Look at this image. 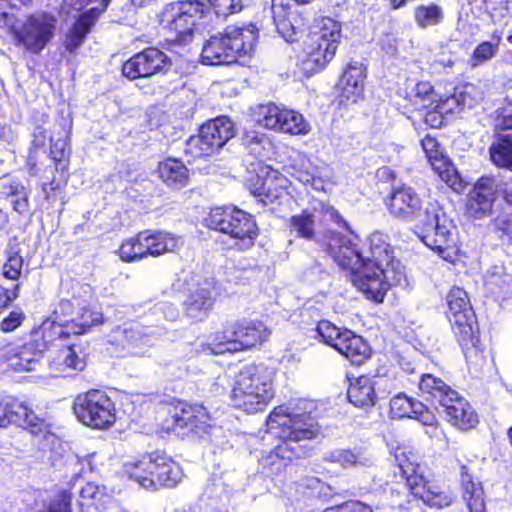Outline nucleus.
<instances>
[{
    "instance_id": "53",
    "label": "nucleus",
    "mask_w": 512,
    "mask_h": 512,
    "mask_svg": "<svg viewBox=\"0 0 512 512\" xmlns=\"http://www.w3.org/2000/svg\"><path fill=\"white\" fill-rule=\"evenodd\" d=\"M25 319V315L22 310L17 309L13 310L9 313L7 317H5L0 323V329L3 332H11L19 327L23 320Z\"/></svg>"
},
{
    "instance_id": "38",
    "label": "nucleus",
    "mask_w": 512,
    "mask_h": 512,
    "mask_svg": "<svg viewBox=\"0 0 512 512\" xmlns=\"http://www.w3.org/2000/svg\"><path fill=\"white\" fill-rule=\"evenodd\" d=\"M327 460L344 468L370 467L374 463L373 457L362 450H335L328 454Z\"/></svg>"
},
{
    "instance_id": "13",
    "label": "nucleus",
    "mask_w": 512,
    "mask_h": 512,
    "mask_svg": "<svg viewBox=\"0 0 512 512\" xmlns=\"http://www.w3.org/2000/svg\"><path fill=\"white\" fill-rule=\"evenodd\" d=\"M73 411L80 422L92 428L104 429L116 420L113 401L100 390L79 394L74 400Z\"/></svg>"
},
{
    "instance_id": "8",
    "label": "nucleus",
    "mask_w": 512,
    "mask_h": 512,
    "mask_svg": "<svg viewBox=\"0 0 512 512\" xmlns=\"http://www.w3.org/2000/svg\"><path fill=\"white\" fill-rule=\"evenodd\" d=\"M340 37V24L332 18H324L321 26L304 41L302 69L312 74L324 68L334 58Z\"/></svg>"
},
{
    "instance_id": "14",
    "label": "nucleus",
    "mask_w": 512,
    "mask_h": 512,
    "mask_svg": "<svg viewBox=\"0 0 512 512\" xmlns=\"http://www.w3.org/2000/svg\"><path fill=\"white\" fill-rule=\"evenodd\" d=\"M234 126L227 117H217L201 126L199 134L191 136L184 151L194 158L212 155L234 137Z\"/></svg>"
},
{
    "instance_id": "5",
    "label": "nucleus",
    "mask_w": 512,
    "mask_h": 512,
    "mask_svg": "<svg viewBox=\"0 0 512 512\" xmlns=\"http://www.w3.org/2000/svg\"><path fill=\"white\" fill-rule=\"evenodd\" d=\"M396 460L398 464L394 474L399 481L395 487L390 488L391 493L396 492L399 496L410 491L425 504L438 509L448 507L453 503L454 495L451 490L435 482L427 481L420 473L419 465L408 460H401L398 455H396Z\"/></svg>"
},
{
    "instance_id": "47",
    "label": "nucleus",
    "mask_w": 512,
    "mask_h": 512,
    "mask_svg": "<svg viewBox=\"0 0 512 512\" xmlns=\"http://www.w3.org/2000/svg\"><path fill=\"white\" fill-rule=\"evenodd\" d=\"M418 403L419 401L408 398L406 395L400 393L390 400V413L393 417L397 418H412L415 405Z\"/></svg>"
},
{
    "instance_id": "25",
    "label": "nucleus",
    "mask_w": 512,
    "mask_h": 512,
    "mask_svg": "<svg viewBox=\"0 0 512 512\" xmlns=\"http://www.w3.org/2000/svg\"><path fill=\"white\" fill-rule=\"evenodd\" d=\"M422 148L432 169L449 187L454 190L461 186V179L450 160L443 154L440 144L431 135L421 140Z\"/></svg>"
},
{
    "instance_id": "17",
    "label": "nucleus",
    "mask_w": 512,
    "mask_h": 512,
    "mask_svg": "<svg viewBox=\"0 0 512 512\" xmlns=\"http://www.w3.org/2000/svg\"><path fill=\"white\" fill-rule=\"evenodd\" d=\"M170 419L166 420V429L181 437H202L211 428L209 416L202 405H191L177 402L169 411Z\"/></svg>"
},
{
    "instance_id": "29",
    "label": "nucleus",
    "mask_w": 512,
    "mask_h": 512,
    "mask_svg": "<svg viewBox=\"0 0 512 512\" xmlns=\"http://www.w3.org/2000/svg\"><path fill=\"white\" fill-rule=\"evenodd\" d=\"M256 173V183L250 186L254 195L264 196L268 201L274 202L279 199L285 192L287 187V179L277 170H264V173Z\"/></svg>"
},
{
    "instance_id": "22",
    "label": "nucleus",
    "mask_w": 512,
    "mask_h": 512,
    "mask_svg": "<svg viewBox=\"0 0 512 512\" xmlns=\"http://www.w3.org/2000/svg\"><path fill=\"white\" fill-rule=\"evenodd\" d=\"M171 66L170 58L161 50L150 47L128 59L122 73L129 79L146 78L166 71Z\"/></svg>"
},
{
    "instance_id": "35",
    "label": "nucleus",
    "mask_w": 512,
    "mask_h": 512,
    "mask_svg": "<svg viewBox=\"0 0 512 512\" xmlns=\"http://www.w3.org/2000/svg\"><path fill=\"white\" fill-rule=\"evenodd\" d=\"M158 173L163 182L169 187L181 189L188 184V169L179 160L167 159L160 163Z\"/></svg>"
},
{
    "instance_id": "54",
    "label": "nucleus",
    "mask_w": 512,
    "mask_h": 512,
    "mask_svg": "<svg viewBox=\"0 0 512 512\" xmlns=\"http://www.w3.org/2000/svg\"><path fill=\"white\" fill-rule=\"evenodd\" d=\"M17 403L14 399H0V427L14 422L13 405Z\"/></svg>"
},
{
    "instance_id": "9",
    "label": "nucleus",
    "mask_w": 512,
    "mask_h": 512,
    "mask_svg": "<svg viewBox=\"0 0 512 512\" xmlns=\"http://www.w3.org/2000/svg\"><path fill=\"white\" fill-rule=\"evenodd\" d=\"M205 221L209 228L236 240V245L241 249L253 246L258 236V228L253 217L237 208H213Z\"/></svg>"
},
{
    "instance_id": "43",
    "label": "nucleus",
    "mask_w": 512,
    "mask_h": 512,
    "mask_svg": "<svg viewBox=\"0 0 512 512\" xmlns=\"http://www.w3.org/2000/svg\"><path fill=\"white\" fill-rule=\"evenodd\" d=\"M316 217L312 211L303 210L301 213L293 215L289 219V229L291 233L306 240H313L315 237Z\"/></svg>"
},
{
    "instance_id": "64",
    "label": "nucleus",
    "mask_w": 512,
    "mask_h": 512,
    "mask_svg": "<svg viewBox=\"0 0 512 512\" xmlns=\"http://www.w3.org/2000/svg\"><path fill=\"white\" fill-rule=\"evenodd\" d=\"M102 504L93 502H79L80 512H101Z\"/></svg>"
},
{
    "instance_id": "16",
    "label": "nucleus",
    "mask_w": 512,
    "mask_h": 512,
    "mask_svg": "<svg viewBox=\"0 0 512 512\" xmlns=\"http://www.w3.org/2000/svg\"><path fill=\"white\" fill-rule=\"evenodd\" d=\"M316 332L324 343L334 347L352 364L360 365L370 356V347L361 336L348 329H341L327 320H322Z\"/></svg>"
},
{
    "instance_id": "40",
    "label": "nucleus",
    "mask_w": 512,
    "mask_h": 512,
    "mask_svg": "<svg viewBox=\"0 0 512 512\" xmlns=\"http://www.w3.org/2000/svg\"><path fill=\"white\" fill-rule=\"evenodd\" d=\"M271 11L277 32L287 42H293L296 39L295 37L298 34L300 27L296 26L290 20L289 13L283 4H276L273 2Z\"/></svg>"
},
{
    "instance_id": "26",
    "label": "nucleus",
    "mask_w": 512,
    "mask_h": 512,
    "mask_svg": "<svg viewBox=\"0 0 512 512\" xmlns=\"http://www.w3.org/2000/svg\"><path fill=\"white\" fill-rule=\"evenodd\" d=\"M450 401H444L440 404L447 420L460 430H469L478 423V417L466 399L461 397L457 391Z\"/></svg>"
},
{
    "instance_id": "42",
    "label": "nucleus",
    "mask_w": 512,
    "mask_h": 512,
    "mask_svg": "<svg viewBox=\"0 0 512 512\" xmlns=\"http://www.w3.org/2000/svg\"><path fill=\"white\" fill-rule=\"evenodd\" d=\"M492 162L502 168L512 169V136H499L489 148Z\"/></svg>"
},
{
    "instance_id": "12",
    "label": "nucleus",
    "mask_w": 512,
    "mask_h": 512,
    "mask_svg": "<svg viewBox=\"0 0 512 512\" xmlns=\"http://www.w3.org/2000/svg\"><path fill=\"white\" fill-rule=\"evenodd\" d=\"M181 245V238L171 233L145 230L123 242L119 249V256L125 262H132L148 255L156 257L173 252Z\"/></svg>"
},
{
    "instance_id": "6",
    "label": "nucleus",
    "mask_w": 512,
    "mask_h": 512,
    "mask_svg": "<svg viewBox=\"0 0 512 512\" xmlns=\"http://www.w3.org/2000/svg\"><path fill=\"white\" fill-rule=\"evenodd\" d=\"M124 472L144 488L173 487L182 477L180 466L162 452L143 455L139 460L124 464Z\"/></svg>"
},
{
    "instance_id": "63",
    "label": "nucleus",
    "mask_w": 512,
    "mask_h": 512,
    "mask_svg": "<svg viewBox=\"0 0 512 512\" xmlns=\"http://www.w3.org/2000/svg\"><path fill=\"white\" fill-rule=\"evenodd\" d=\"M501 186L500 194L508 204L512 205V183L509 184L501 178Z\"/></svg>"
},
{
    "instance_id": "15",
    "label": "nucleus",
    "mask_w": 512,
    "mask_h": 512,
    "mask_svg": "<svg viewBox=\"0 0 512 512\" xmlns=\"http://www.w3.org/2000/svg\"><path fill=\"white\" fill-rule=\"evenodd\" d=\"M422 230V241L444 259L449 255L447 251L455 244L451 221L433 203L425 206V215L417 225Z\"/></svg>"
},
{
    "instance_id": "58",
    "label": "nucleus",
    "mask_w": 512,
    "mask_h": 512,
    "mask_svg": "<svg viewBox=\"0 0 512 512\" xmlns=\"http://www.w3.org/2000/svg\"><path fill=\"white\" fill-rule=\"evenodd\" d=\"M93 455H90V456H85L84 458H79L78 456H75L71 459V464H74L75 465V469H74V473L72 475V478L70 480V485L74 486L75 485V482L79 480L80 478V475L83 471V461H86L88 465H90V460L89 458L92 457Z\"/></svg>"
},
{
    "instance_id": "56",
    "label": "nucleus",
    "mask_w": 512,
    "mask_h": 512,
    "mask_svg": "<svg viewBox=\"0 0 512 512\" xmlns=\"http://www.w3.org/2000/svg\"><path fill=\"white\" fill-rule=\"evenodd\" d=\"M337 512H373L366 504L358 501L346 502L336 507Z\"/></svg>"
},
{
    "instance_id": "18",
    "label": "nucleus",
    "mask_w": 512,
    "mask_h": 512,
    "mask_svg": "<svg viewBox=\"0 0 512 512\" xmlns=\"http://www.w3.org/2000/svg\"><path fill=\"white\" fill-rule=\"evenodd\" d=\"M57 19L52 14L39 12L27 17L15 31L19 45L33 54L40 53L54 37Z\"/></svg>"
},
{
    "instance_id": "2",
    "label": "nucleus",
    "mask_w": 512,
    "mask_h": 512,
    "mask_svg": "<svg viewBox=\"0 0 512 512\" xmlns=\"http://www.w3.org/2000/svg\"><path fill=\"white\" fill-rule=\"evenodd\" d=\"M274 377V370L263 364L244 366L231 390L233 406L250 414L266 409L275 396Z\"/></svg>"
},
{
    "instance_id": "45",
    "label": "nucleus",
    "mask_w": 512,
    "mask_h": 512,
    "mask_svg": "<svg viewBox=\"0 0 512 512\" xmlns=\"http://www.w3.org/2000/svg\"><path fill=\"white\" fill-rule=\"evenodd\" d=\"M122 333L124 341L128 345L140 348V350L135 353H144L145 350L143 348L152 346V333L138 324L124 328Z\"/></svg>"
},
{
    "instance_id": "52",
    "label": "nucleus",
    "mask_w": 512,
    "mask_h": 512,
    "mask_svg": "<svg viewBox=\"0 0 512 512\" xmlns=\"http://www.w3.org/2000/svg\"><path fill=\"white\" fill-rule=\"evenodd\" d=\"M23 259L16 252H9L3 267V275L10 280H17L21 275Z\"/></svg>"
},
{
    "instance_id": "1",
    "label": "nucleus",
    "mask_w": 512,
    "mask_h": 512,
    "mask_svg": "<svg viewBox=\"0 0 512 512\" xmlns=\"http://www.w3.org/2000/svg\"><path fill=\"white\" fill-rule=\"evenodd\" d=\"M369 251L364 255L366 266L355 279V286L368 299L383 302L384 296L392 285H397L403 277L402 266L393 256V249L387 242V236L374 232L368 238Z\"/></svg>"
},
{
    "instance_id": "46",
    "label": "nucleus",
    "mask_w": 512,
    "mask_h": 512,
    "mask_svg": "<svg viewBox=\"0 0 512 512\" xmlns=\"http://www.w3.org/2000/svg\"><path fill=\"white\" fill-rule=\"evenodd\" d=\"M78 346L71 345L61 349L58 353V369L64 371V368L82 370L85 367V360L78 354Z\"/></svg>"
},
{
    "instance_id": "59",
    "label": "nucleus",
    "mask_w": 512,
    "mask_h": 512,
    "mask_svg": "<svg viewBox=\"0 0 512 512\" xmlns=\"http://www.w3.org/2000/svg\"><path fill=\"white\" fill-rule=\"evenodd\" d=\"M19 288V284H15L13 288L0 287L1 291H3V294H5V300L2 301L1 307H7L13 300L18 297Z\"/></svg>"
},
{
    "instance_id": "37",
    "label": "nucleus",
    "mask_w": 512,
    "mask_h": 512,
    "mask_svg": "<svg viewBox=\"0 0 512 512\" xmlns=\"http://www.w3.org/2000/svg\"><path fill=\"white\" fill-rule=\"evenodd\" d=\"M419 389L423 395H426V399L436 401L439 405L444 401H450L447 398L455 395V390L433 374H423L421 376Z\"/></svg>"
},
{
    "instance_id": "55",
    "label": "nucleus",
    "mask_w": 512,
    "mask_h": 512,
    "mask_svg": "<svg viewBox=\"0 0 512 512\" xmlns=\"http://www.w3.org/2000/svg\"><path fill=\"white\" fill-rule=\"evenodd\" d=\"M496 130H512V106L502 109L495 118Z\"/></svg>"
},
{
    "instance_id": "21",
    "label": "nucleus",
    "mask_w": 512,
    "mask_h": 512,
    "mask_svg": "<svg viewBox=\"0 0 512 512\" xmlns=\"http://www.w3.org/2000/svg\"><path fill=\"white\" fill-rule=\"evenodd\" d=\"M258 122L267 129L296 135L306 134L310 130L302 114L273 103L260 107Z\"/></svg>"
},
{
    "instance_id": "23",
    "label": "nucleus",
    "mask_w": 512,
    "mask_h": 512,
    "mask_svg": "<svg viewBox=\"0 0 512 512\" xmlns=\"http://www.w3.org/2000/svg\"><path fill=\"white\" fill-rule=\"evenodd\" d=\"M425 206L417 192L406 185L393 188L387 201L388 210L393 217L403 221H415L417 225L425 215Z\"/></svg>"
},
{
    "instance_id": "31",
    "label": "nucleus",
    "mask_w": 512,
    "mask_h": 512,
    "mask_svg": "<svg viewBox=\"0 0 512 512\" xmlns=\"http://www.w3.org/2000/svg\"><path fill=\"white\" fill-rule=\"evenodd\" d=\"M101 13L99 7H91L79 16L65 35L63 45L67 51L74 53L82 46L86 35L95 25Z\"/></svg>"
},
{
    "instance_id": "11",
    "label": "nucleus",
    "mask_w": 512,
    "mask_h": 512,
    "mask_svg": "<svg viewBox=\"0 0 512 512\" xmlns=\"http://www.w3.org/2000/svg\"><path fill=\"white\" fill-rule=\"evenodd\" d=\"M270 332L259 321H238L216 334L207 344L212 354L236 352L256 346L265 341Z\"/></svg>"
},
{
    "instance_id": "61",
    "label": "nucleus",
    "mask_w": 512,
    "mask_h": 512,
    "mask_svg": "<svg viewBox=\"0 0 512 512\" xmlns=\"http://www.w3.org/2000/svg\"><path fill=\"white\" fill-rule=\"evenodd\" d=\"M224 491L221 483H211L207 485L205 488L204 494L207 495L208 498H221V494Z\"/></svg>"
},
{
    "instance_id": "49",
    "label": "nucleus",
    "mask_w": 512,
    "mask_h": 512,
    "mask_svg": "<svg viewBox=\"0 0 512 512\" xmlns=\"http://www.w3.org/2000/svg\"><path fill=\"white\" fill-rule=\"evenodd\" d=\"M8 197L11 198V203L15 212L23 215L29 211V194L24 186H12L8 192Z\"/></svg>"
},
{
    "instance_id": "20",
    "label": "nucleus",
    "mask_w": 512,
    "mask_h": 512,
    "mask_svg": "<svg viewBox=\"0 0 512 512\" xmlns=\"http://www.w3.org/2000/svg\"><path fill=\"white\" fill-rule=\"evenodd\" d=\"M325 245L333 260L343 269L351 271L352 282L355 285V279L366 266V258L357 248V245L350 238L334 231L328 233Z\"/></svg>"
},
{
    "instance_id": "33",
    "label": "nucleus",
    "mask_w": 512,
    "mask_h": 512,
    "mask_svg": "<svg viewBox=\"0 0 512 512\" xmlns=\"http://www.w3.org/2000/svg\"><path fill=\"white\" fill-rule=\"evenodd\" d=\"M462 497L469 512H486L484 491L480 482H475L467 472L466 466L461 467Z\"/></svg>"
},
{
    "instance_id": "27",
    "label": "nucleus",
    "mask_w": 512,
    "mask_h": 512,
    "mask_svg": "<svg viewBox=\"0 0 512 512\" xmlns=\"http://www.w3.org/2000/svg\"><path fill=\"white\" fill-rule=\"evenodd\" d=\"M365 67L362 63L351 62L344 70L339 81L340 101L356 103L363 96L364 79L366 78Z\"/></svg>"
},
{
    "instance_id": "62",
    "label": "nucleus",
    "mask_w": 512,
    "mask_h": 512,
    "mask_svg": "<svg viewBox=\"0 0 512 512\" xmlns=\"http://www.w3.org/2000/svg\"><path fill=\"white\" fill-rule=\"evenodd\" d=\"M33 137H34V139H33L34 147H36V148L43 147L45 145V140L47 138V132L43 128L37 127L34 130Z\"/></svg>"
},
{
    "instance_id": "28",
    "label": "nucleus",
    "mask_w": 512,
    "mask_h": 512,
    "mask_svg": "<svg viewBox=\"0 0 512 512\" xmlns=\"http://www.w3.org/2000/svg\"><path fill=\"white\" fill-rule=\"evenodd\" d=\"M214 286L206 281L201 286L193 290L185 301V313L194 320L201 321L208 317L214 304Z\"/></svg>"
},
{
    "instance_id": "50",
    "label": "nucleus",
    "mask_w": 512,
    "mask_h": 512,
    "mask_svg": "<svg viewBox=\"0 0 512 512\" xmlns=\"http://www.w3.org/2000/svg\"><path fill=\"white\" fill-rule=\"evenodd\" d=\"M412 418H415L423 425L428 426L431 430L426 433L431 437L437 435L439 430L437 426V419L434 413L431 412L423 403L419 402L415 405V411Z\"/></svg>"
},
{
    "instance_id": "19",
    "label": "nucleus",
    "mask_w": 512,
    "mask_h": 512,
    "mask_svg": "<svg viewBox=\"0 0 512 512\" xmlns=\"http://www.w3.org/2000/svg\"><path fill=\"white\" fill-rule=\"evenodd\" d=\"M501 178L483 176L477 180L468 194L466 212L474 219L490 216L501 190Z\"/></svg>"
},
{
    "instance_id": "41",
    "label": "nucleus",
    "mask_w": 512,
    "mask_h": 512,
    "mask_svg": "<svg viewBox=\"0 0 512 512\" xmlns=\"http://www.w3.org/2000/svg\"><path fill=\"white\" fill-rule=\"evenodd\" d=\"M14 422L17 425L29 430L32 434H37L45 430V421L39 418L25 404L17 401L13 405Z\"/></svg>"
},
{
    "instance_id": "44",
    "label": "nucleus",
    "mask_w": 512,
    "mask_h": 512,
    "mask_svg": "<svg viewBox=\"0 0 512 512\" xmlns=\"http://www.w3.org/2000/svg\"><path fill=\"white\" fill-rule=\"evenodd\" d=\"M443 19L442 7L434 3L419 5L414 9V21L421 29L439 25Z\"/></svg>"
},
{
    "instance_id": "34",
    "label": "nucleus",
    "mask_w": 512,
    "mask_h": 512,
    "mask_svg": "<svg viewBox=\"0 0 512 512\" xmlns=\"http://www.w3.org/2000/svg\"><path fill=\"white\" fill-rule=\"evenodd\" d=\"M503 40V31L495 29L489 36V39L484 40L476 45L470 58L469 63L472 68L479 67L491 61L500 52V46Z\"/></svg>"
},
{
    "instance_id": "36",
    "label": "nucleus",
    "mask_w": 512,
    "mask_h": 512,
    "mask_svg": "<svg viewBox=\"0 0 512 512\" xmlns=\"http://www.w3.org/2000/svg\"><path fill=\"white\" fill-rule=\"evenodd\" d=\"M242 140L248 153L258 160L257 164L250 163L251 170L253 171V168H256L258 173H264V170L269 168L263 166V161L268 154L270 141L264 134H258L255 131L246 132Z\"/></svg>"
},
{
    "instance_id": "48",
    "label": "nucleus",
    "mask_w": 512,
    "mask_h": 512,
    "mask_svg": "<svg viewBox=\"0 0 512 512\" xmlns=\"http://www.w3.org/2000/svg\"><path fill=\"white\" fill-rule=\"evenodd\" d=\"M74 321L80 327L78 333H84L86 329L101 324L103 322V316L99 311L84 307L77 314Z\"/></svg>"
},
{
    "instance_id": "24",
    "label": "nucleus",
    "mask_w": 512,
    "mask_h": 512,
    "mask_svg": "<svg viewBox=\"0 0 512 512\" xmlns=\"http://www.w3.org/2000/svg\"><path fill=\"white\" fill-rule=\"evenodd\" d=\"M47 349V341L41 329L33 330L29 341L10 349L8 365L16 372L34 371L40 365L41 354Z\"/></svg>"
},
{
    "instance_id": "32",
    "label": "nucleus",
    "mask_w": 512,
    "mask_h": 512,
    "mask_svg": "<svg viewBox=\"0 0 512 512\" xmlns=\"http://www.w3.org/2000/svg\"><path fill=\"white\" fill-rule=\"evenodd\" d=\"M376 382L371 377L360 376L350 382L347 391L349 401L356 407H373L376 402Z\"/></svg>"
},
{
    "instance_id": "51",
    "label": "nucleus",
    "mask_w": 512,
    "mask_h": 512,
    "mask_svg": "<svg viewBox=\"0 0 512 512\" xmlns=\"http://www.w3.org/2000/svg\"><path fill=\"white\" fill-rule=\"evenodd\" d=\"M80 501L79 502H87L93 503L97 502L100 504L104 503V498L106 494L103 488H100L98 485L92 482L86 483L85 486L80 489Z\"/></svg>"
},
{
    "instance_id": "57",
    "label": "nucleus",
    "mask_w": 512,
    "mask_h": 512,
    "mask_svg": "<svg viewBox=\"0 0 512 512\" xmlns=\"http://www.w3.org/2000/svg\"><path fill=\"white\" fill-rule=\"evenodd\" d=\"M485 10L494 17L497 12L507 11L508 0H483Z\"/></svg>"
},
{
    "instance_id": "39",
    "label": "nucleus",
    "mask_w": 512,
    "mask_h": 512,
    "mask_svg": "<svg viewBox=\"0 0 512 512\" xmlns=\"http://www.w3.org/2000/svg\"><path fill=\"white\" fill-rule=\"evenodd\" d=\"M473 98L464 88H455L452 95L441 97L435 111L441 115L460 112L465 107H472Z\"/></svg>"
},
{
    "instance_id": "7",
    "label": "nucleus",
    "mask_w": 512,
    "mask_h": 512,
    "mask_svg": "<svg viewBox=\"0 0 512 512\" xmlns=\"http://www.w3.org/2000/svg\"><path fill=\"white\" fill-rule=\"evenodd\" d=\"M267 433L279 440L278 443L300 445L299 442L317 436L319 429L315 418L298 409L289 410L284 406L273 409L267 419Z\"/></svg>"
},
{
    "instance_id": "4",
    "label": "nucleus",
    "mask_w": 512,
    "mask_h": 512,
    "mask_svg": "<svg viewBox=\"0 0 512 512\" xmlns=\"http://www.w3.org/2000/svg\"><path fill=\"white\" fill-rule=\"evenodd\" d=\"M258 29L254 24L247 27L228 26L205 41L201 60L205 65H223L250 56L256 46Z\"/></svg>"
},
{
    "instance_id": "60",
    "label": "nucleus",
    "mask_w": 512,
    "mask_h": 512,
    "mask_svg": "<svg viewBox=\"0 0 512 512\" xmlns=\"http://www.w3.org/2000/svg\"><path fill=\"white\" fill-rule=\"evenodd\" d=\"M51 156L54 161L60 162L65 158V143L55 142L51 145Z\"/></svg>"
},
{
    "instance_id": "30",
    "label": "nucleus",
    "mask_w": 512,
    "mask_h": 512,
    "mask_svg": "<svg viewBox=\"0 0 512 512\" xmlns=\"http://www.w3.org/2000/svg\"><path fill=\"white\" fill-rule=\"evenodd\" d=\"M306 450L302 445L278 443L273 450L262 458V466L268 473L278 475L284 472L294 458L304 457Z\"/></svg>"
},
{
    "instance_id": "10",
    "label": "nucleus",
    "mask_w": 512,
    "mask_h": 512,
    "mask_svg": "<svg viewBox=\"0 0 512 512\" xmlns=\"http://www.w3.org/2000/svg\"><path fill=\"white\" fill-rule=\"evenodd\" d=\"M205 9L206 4L201 0H184L167 5L162 12L161 22L171 34L172 41L178 44L190 43Z\"/></svg>"
},
{
    "instance_id": "3",
    "label": "nucleus",
    "mask_w": 512,
    "mask_h": 512,
    "mask_svg": "<svg viewBox=\"0 0 512 512\" xmlns=\"http://www.w3.org/2000/svg\"><path fill=\"white\" fill-rule=\"evenodd\" d=\"M447 317L466 360L476 366L484 361L475 313L466 291L453 287L447 295Z\"/></svg>"
}]
</instances>
